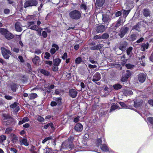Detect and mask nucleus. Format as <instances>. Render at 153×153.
Listing matches in <instances>:
<instances>
[{
	"label": "nucleus",
	"instance_id": "0e129e2a",
	"mask_svg": "<svg viewBox=\"0 0 153 153\" xmlns=\"http://www.w3.org/2000/svg\"><path fill=\"white\" fill-rule=\"evenodd\" d=\"M42 35L44 38H46L48 36L47 33L45 31H42Z\"/></svg>",
	"mask_w": 153,
	"mask_h": 153
},
{
	"label": "nucleus",
	"instance_id": "8fccbe9b",
	"mask_svg": "<svg viewBox=\"0 0 153 153\" xmlns=\"http://www.w3.org/2000/svg\"><path fill=\"white\" fill-rule=\"evenodd\" d=\"M45 56H44V58L47 59H49L50 57L51 56L50 54L48 52H46L45 53Z\"/></svg>",
	"mask_w": 153,
	"mask_h": 153
},
{
	"label": "nucleus",
	"instance_id": "13d9d810",
	"mask_svg": "<svg viewBox=\"0 0 153 153\" xmlns=\"http://www.w3.org/2000/svg\"><path fill=\"white\" fill-rule=\"evenodd\" d=\"M128 79L125 76H123L121 79V81L122 82H124L127 81Z\"/></svg>",
	"mask_w": 153,
	"mask_h": 153
},
{
	"label": "nucleus",
	"instance_id": "423d86ee",
	"mask_svg": "<svg viewBox=\"0 0 153 153\" xmlns=\"http://www.w3.org/2000/svg\"><path fill=\"white\" fill-rule=\"evenodd\" d=\"M105 25L99 24L96 27V31L97 33H102L105 31Z\"/></svg>",
	"mask_w": 153,
	"mask_h": 153
},
{
	"label": "nucleus",
	"instance_id": "dca6fc26",
	"mask_svg": "<svg viewBox=\"0 0 153 153\" xmlns=\"http://www.w3.org/2000/svg\"><path fill=\"white\" fill-rule=\"evenodd\" d=\"M105 0H96V5L98 7H102L105 2Z\"/></svg>",
	"mask_w": 153,
	"mask_h": 153
},
{
	"label": "nucleus",
	"instance_id": "bb28decb",
	"mask_svg": "<svg viewBox=\"0 0 153 153\" xmlns=\"http://www.w3.org/2000/svg\"><path fill=\"white\" fill-rule=\"evenodd\" d=\"M68 143L69 142H68V141H66L63 143V144L66 146L67 149H72V148H74V146L71 144H69Z\"/></svg>",
	"mask_w": 153,
	"mask_h": 153
},
{
	"label": "nucleus",
	"instance_id": "69168bd1",
	"mask_svg": "<svg viewBox=\"0 0 153 153\" xmlns=\"http://www.w3.org/2000/svg\"><path fill=\"white\" fill-rule=\"evenodd\" d=\"M34 16L33 15H28L26 17V19L28 20H31L33 18Z\"/></svg>",
	"mask_w": 153,
	"mask_h": 153
},
{
	"label": "nucleus",
	"instance_id": "c9c22d12",
	"mask_svg": "<svg viewBox=\"0 0 153 153\" xmlns=\"http://www.w3.org/2000/svg\"><path fill=\"white\" fill-rule=\"evenodd\" d=\"M122 23V20L120 18L116 24L115 27L116 28L119 27L121 25Z\"/></svg>",
	"mask_w": 153,
	"mask_h": 153
},
{
	"label": "nucleus",
	"instance_id": "6e6d98bb",
	"mask_svg": "<svg viewBox=\"0 0 153 153\" xmlns=\"http://www.w3.org/2000/svg\"><path fill=\"white\" fill-rule=\"evenodd\" d=\"M120 105L123 108H127V105L124 102H119Z\"/></svg>",
	"mask_w": 153,
	"mask_h": 153
},
{
	"label": "nucleus",
	"instance_id": "39448f33",
	"mask_svg": "<svg viewBox=\"0 0 153 153\" xmlns=\"http://www.w3.org/2000/svg\"><path fill=\"white\" fill-rule=\"evenodd\" d=\"M96 42L94 41H92L90 44V46H91L90 49L91 50H100L102 47V45L99 44L96 45Z\"/></svg>",
	"mask_w": 153,
	"mask_h": 153
},
{
	"label": "nucleus",
	"instance_id": "c85d7f7f",
	"mask_svg": "<svg viewBox=\"0 0 153 153\" xmlns=\"http://www.w3.org/2000/svg\"><path fill=\"white\" fill-rule=\"evenodd\" d=\"M37 94L35 93L30 94L28 96L29 98L31 100L37 98Z\"/></svg>",
	"mask_w": 153,
	"mask_h": 153
},
{
	"label": "nucleus",
	"instance_id": "4c0bfd02",
	"mask_svg": "<svg viewBox=\"0 0 153 153\" xmlns=\"http://www.w3.org/2000/svg\"><path fill=\"white\" fill-rule=\"evenodd\" d=\"M137 36L136 34L133 33L130 35V39L131 41H133L136 39Z\"/></svg>",
	"mask_w": 153,
	"mask_h": 153
},
{
	"label": "nucleus",
	"instance_id": "7c9ffc66",
	"mask_svg": "<svg viewBox=\"0 0 153 153\" xmlns=\"http://www.w3.org/2000/svg\"><path fill=\"white\" fill-rule=\"evenodd\" d=\"M115 90H119L121 89L122 87V85L119 84H115L113 86Z\"/></svg>",
	"mask_w": 153,
	"mask_h": 153
},
{
	"label": "nucleus",
	"instance_id": "5701e85b",
	"mask_svg": "<svg viewBox=\"0 0 153 153\" xmlns=\"http://www.w3.org/2000/svg\"><path fill=\"white\" fill-rule=\"evenodd\" d=\"M18 85L16 83H13L10 85V88L11 90L14 92H16V91Z\"/></svg>",
	"mask_w": 153,
	"mask_h": 153
},
{
	"label": "nucleus",
	"instance_id": "f8f14e48",
	"mask_svg": "<svg viewBox=\"0 0 153 153\" xmlns=\"http://www.w3.org/2000/svg\"><path fill=\"white\" fill-rule=\"evenodd\" d=\"M19 144L21 146L24 145L25 146H29V143L27 142V139L26 138L19 139Z\"/></svg>",
	"mask_w": 153,
	"mask_h": 153
},
{
	"label": "nucleus",
	"instance_id": "774afa93",
	"mask_svg": "<svg viewBox=\"0 0 153 153\" xmlns=\"http://www.w3.org/2000/svg\"><path fill=\"white\" fill-rule=\"evenodd\" d=\"M57 105V103L56 102V101H52L51 102V103L50 104L53 107L55 106H56Z\"/></svg>",
	"mask_w": 153,
	"mask_h": 153
},
{
	"label": "nucleus",
	"instance_id": "20e7f679",
	"mask_svg": "<svg viewBox=\"0 0 153 153\" xmlns=\"http://www.w3.org/2000/svg\"><path fill=\"white\" fill-rule=\"evenodd\" d=\"M1 53L3 57L6 59H8L10 57V55L11 54V51L4 48H1Z\"/></svg>",
	"mask_w": 153,
	"mask_h": 153
},
{
	"label": "nucleus",
	"instance_id": "5fc2aeb1",
	"mask_svg": "<svg viewBox=\"0 0 153 153\" xmlns=\"http://www.w3.org/2000/svg\"><path fill=\"white\" fill-rule=\"evenodd\" d=\"M58 66L54 65L52 67V70L54 72H56L58 71Z\"/></svg>",
	"mask_w": 153,
	"mask_h": 153
},
{
	"label": "nucleus",
	"instance_id": "9d476101",
	"mask_svg": "<svg viewBox=\"0 0 153 153\" xmlns=\"http://www.w3.org/2000/svg\"><path fill=\"white\" fill-rule=\"evenodd\" d=\"M101 78V75L100 74L97 72L93 75L92 80L93 82H96L100 80Z\"/></svg>",
	"mask_w": 153,
	"mask_h": 153
},
{
	"label": "nucleus",
	"instance_id": "7ed1b4c3",
	"mask_svg": "<svg viewBox=\"0 0 153 153\" xmlns=\"http://www.w3.org/2000/svg\"><path fill=\"white\" fill-rule=\"evenodd\" d=\"M129 30V27L127 26L126 25H125L120 30L118 35L120 38H122L124 37L127 33H128Z\"/></svg>",
	"mask_w": 153,
	"mask_h": 153
},
{
	"label": "nucleus",
	"instance_id": "4468645a",
	"mask_svg": "<svg viewBox=\"0 0 153 153\" xmlns=\"http://www.w3.org/2000/svg\"><path fill=\"white\" fill-rule=\"evenodd\" d=\"M4 37L6 39L9 40L12 39L14 38V36L8 30L4 36Z\"/></svg>",
	"mask_w": 153,
	"mask_h": 153
},
{
	"label": "nucleus",
	"instance_id": "72a5a7b5",
	"mask_svg": "<svg viewBox=\"0 0 153 153\" xmlns=\"http://www.w3.org/2000/svg\"><path fill=\"white\" fill-rule=\"evenodd\" d=\"M2 116L4 120H7L11 118V117L9 115L5 114H2Z\"/></svg>",
	"mask_w": 153,
	"mask_h": 153
},
{
	"label": "nucleus",
	"instance_id": "603ef678",
	"mask_svg": "<svg viewBox=\"0 0 153 153\" xmlns=\"http://www.w3.org/2000/svg\"><path fill=\"white\" fill-rule=\"evenodd\" d=\"M37 120L40 122H43L45 121L44 118L41 116H39L37 118Z\"/></svg>",
	"mask_w": 153,
	"mask_h": 153
},
{
	"label": "nucleus",
	"instance_id": "09e8293b",
	"mask_svg": "<svg viewBox=\"0 0 153 153\" xmlns=\"http://www.w3.org/2000/svg\"><path fill=\"white\" fill-rule=\"evenodd\" d=\"M80 8L85 10H86L87 9V6L85 4H82L80 5Z\"/></svg>",
	"mask_w": 153,
	"mask_h": 153
},
{
	"label": "nucleus",
	"instance_id": "1a4fd4ad",
	"mask_svg": "<svg viewBox=\"0 0 153 153\" xmlns=\"http://www.w3.org/2000/svg\"><path fill=\"white\" fill-rule=\"evenodd\" d=\"M146 78V74L144 73H140L138 75V79L141 83L144 82Z\"/></svg>",
	"mask_w": 153,
	"mask_h": 153
},
{
	"label": "nucleus",
	"instance_id": "aec40b11",
	"mask_svg": "<svg viewBox=\"0 0 153 153\" xmlns=\"http://www.w3.org/2000/svg\"><path fill=\"white\" fill-rule=\"evenodd\" d=\"M29 121L28 118L27 117H23L22 120L19 121L18 123V125H21L25 123L28 122Z\"/></svg>",
	"mask_w": 153,
	"mask_h": 153
},
{
	"label": "nucleus",
	"instance_id": "c03bdc74",
	"mask_svg": "<svg viewBox=\"0 0 153 153\" xmlns=\"http://www.w3.org/2000/svg\"><path fill=\"white\" fill-rule=\"evenodd\" d=\"M12 131V128L11 127H8L6 128L5 130V133L8 134L10 133Z\"/></svg>",
	"mask_w": 153,
	"mask_h": 153
},
{
	"label": "nucleus",
	"instance_id": "f704fd0d",
	"mask_svg": "<svg viewBox=\"0 0 153 153\" xmlns=\"http://www.w3.org/2000/svg\"><path fill=\"white\" fill-rule=\"evenodd\" d=\"M109 34L107 33H104L101 35V39H106L109 38Z\"/></svg>",
	"mask_w": 153,
	"mask_h": 153
},
{
	"label": "nucleus",
	"instance_id": "2f4dec72",
	"mask_svg": "<svg viewBox=\"0 0 153 153\" xmlns=\"http://www.w3.org/2000/svg\"><path fill=\"white\" fill-rule=\"evenodd\" d=\"M62 99L61 97L56 98L55 100L58 106H60L62 104Z\"/></svg>",
	"mask_w": 153,
	"mask_h": 153
},
{
	"label": "nucleus",
	"instance_id": "bf43d9fd",
	"mask_svg": "<svg viewBox=\"0 0 153 153\" xmlns=\"http://www.w3.org/2000/svg\"><path fill=\"white\" fill-rule=\"evenodd\" d=\"M42 29V28L39 27L36 30L38 32V35L39 36H41L42 35L41 31Z\"/></svg>",
	"mask_w": 153,
	"mask_h": 153
},
{
	"label": "nucleus",
	"instance_id": "c756f323",
	"mask_svg": "<svg viewBox=\"0 0 153 153\" xmlns=\"http://www.w3.org/2000/svg\"><path fill=\"white\" fill-rule=\"evenodd\" d=\"M8 31V30L6 29L0 28V33L2 35L5 36Z\"/></svg>",
	"mask_w": 153,
	"mask_h": 153
},
{
	"label": "nucleus",
	"instance_id": "2eb2a0df",
	"mask_svg": "<svg viewBox=\"0 0 153 153\" xmlns=\"http://www.w3.org/2000/svg\"><path fill=\"white\" fill-rule=\"evenodd\" d=\"M15 27L16 30L18 32H21L22 30L20 23L19 22H16L15 24Z\"/></svg>",
	"mask_w": 153,
	"mask_h": 153
},
{
	"label": "nucleus",
	"instance_id": "680f3d73",
	"mask_svg": "<svg viewBox=\"0 0 153 153\" xmlns=\"http://www.w3.org/2000/svg\"><path fill=\"white\" fill-rule=\"evenodd\" d=\"M56 49L54 48H52L50 50V52L52 55L54 54L56 51Z\"/></svg>",
	"mask_w": 153,
	"mask_h": 153
},
{
	"label": "nucleus",
	"instance_id": "4d7b16f0",
	"mask_svg": "<svg viewBox=\"0 0 153 153\" xmlns=\"http://www.w3.org/2000/svg\"><path fill=\"white\" fill-rule=\"evenodd\" d=\"M68 57L67 53L66 52H65L63 54V55L61 56V58L63 60H65Z\"/></svg>",
	"mask_w": 153,
	"mask_h": 153
},
{
	"label": "nucleus",
	"instance_id": "6ab92c4d",
	"mask_svg": "<svg viewBox=\"0 0 153 153\" xmlns=\"http://www.w3.org/2000/svg\"><path fill=\"white\" fill-rule=\"evenodd\" d=\"M143 14L144 16L147 17L150 16V12L148 9L145 8L143 9Z\"/></svg>",
	"mask_w": 153,
	"mask_h": 153
},
{
	"label": "nucleus",
	"instance_id": "e2e57ef3",
	"mask_svg": "<svg viewBox=\"0 0 153 153\" xmlns=\"http://www.w3.org/2000/svg\"><path fill=\"white\" fill-rule=\"evenodd\" d=\"M55 87V86L54 85L51 84L50 85V86H48V88L49 90V91H47V92L48 93H50L51 92L50 91L51 89H53Z\"/></svg>",
	"mask_w": 153,
	"mask_h": 153
},
{
	"label": "nucleus",
	"instance_id": "b1692460",
	"mask_svg": "<svg viewBox=\"0 0 153 153\" xmlns=\"http://www.w3.org/2000/svg\"><path fill=\"white\" fill-rule=\"evenodd\" d=\"M101 149L103 151L107 152L109 151V148L107 145L105 144H103L100 147Z\"/></svg>",
	"mask_w": 153,
	"mask_h": 153
},
{
	"label": "nucleus",
	"instance_id": "412c9836",
	"mask_svg": "<svg viewBox=\"0 0 153 153\" xmlns=\"http://www.w3.org/2000/svg\"><path fill=\"white\" fill-rule=\"evenodd\" d=\"M40 71L41 73L45 76H49L50 74V73L49 72L45 69H41L40 70Z\"/></svg>",
	"mask_w": 153,
	"mask_h": 153
},
{
	"label": "nucleus",
	"instance_id": "4be33fe9",
	"mask_svg": "<svg viewBox=\"0 0 153 153\" xmlns=\"http://www.w3.org/2000/svg\"><path fill=\"white\" fill-rule=\"evenodd\" d=\"M39 60V57L36 55L35 56L34 58L32 59L33 62L35 65L37 64Z\"/></svg>",
	"mask_w": 153,
	"mask_h": 153
},
{
	"label": "nucleus",
	"instance_id": "a19ab883",
	"mask_svg": "<svg viewBox=\"0 0 153 153\" xmlns=\"http://www.w3.org/2000/svg\"><path fill=\"white\" fill-rule=\"evenodd\" d=\"M3 12L4 14L8 15L10 13V10L9 9L6 8L4 10Z\"/></svg>",
	"mask_w": 153,
	"mask_h": 153
},
{
	"label": "nucleus",
	"instance_id": "f257e3e1",
	"mask_svg": "<svg viewBox=\"0 0 153 153\" xmlns=\"http://www.w3.org/2000/svg\"><path fill=\"white\" fill-rule=\"evenodd\" d=\"M69 15L70 18L73 20H77L81 17L80 12L79 10H76L70 12Z\"/></svg>",
	"mask_w": 153,
	"mask_h": 153
},
{
	"label": "nucleus",
	"instance_id": "473e14b6",
	"mask_svg": "<svg viewBox=\"0 0 153 153\" xmlns=\"http://www.w3.org/2000/svg\"><path fill=\"white\" fill-rule=\"evenodd\" d=\"M82 61V58L80 57L76 58L75 60V62L76 64H79Z\"/></svg>",
	"mask_w": 153,
	"mask_h": 153
},
{
	"label": "nucleus",
	"instance_id": "0eeeda50",
	"mask_svg": "<svg viewBox=\"0 0 153 153\" xmlns=\"http://www.w3.org/2000/svg\"><path fill=\"white\" fill-rule=\"evenodd\" d=\"M18 103L15 102L14 103L10 105V108H11L15 109L14 110V112L17 113L20 110V108L19 106H18Z\"/></svg>",
	"mask_w": 153,
	"mask_h": 153
},
{
	"label": "nucleus",
	"instance_id": "3c124183",
	"mask_svg": "<svg viewBox=\"0 0 153 153\" xmlns=\"http://www.w3.org/2000/svg\"><path fill=\"white\" fill-rule=\"evenodd\" d=\"M45 153H53V151L52 149L48 148L46 149Z\"/></svg>",
	"mask_w": 153,
	"mask_h": 153
},
{
	"label": "nucleus",
	"instance_id": "052dcab7",
	"mask_svg": "<svg viewBox=\"0 0 153 153\" xmlns=\"http://www.w3.org/2000/svg\"><path fill=\"white\" fill-rule=\"evenodd\" d=\"M29 151L31 153H37V152L34 150V146H32L31 149H29Z\"/></svg>",
	"mask_w": 153,
	"mask_h": 153
},
{
	"label": "nucleus",
	"instance_id": "ea45409f",
	"mask_svg": "<svg viewBox=\"0 0 153 153\" xmlns=\"http://www.w3.org/2000/svg\"><path fill=\"white\" fill-rule=\"evenodd\" d=\"M128 79L131 75V73L129 70L126 71V73L124 75Z\"/></svg>",
	"mask_w": 153,
	"mask_h": 153
},
{
	"label": "nucleus",
	"instance_id": "6e6552de",
	"mask_svg": "<svg viewBox=\"0 0 153 153\" xmlns=\"http://www.w3.org/2000/svg\"><path fill=\"white\" fill-rule=\"evenodd\" d=\"M68 94L70 97L72 98H75L77 96L78 92L75 89L71 88L69 90Z\"/></svg>",
	"mask_w": 153,
	"mask_h": 153
},
{
	"label": "nucleus",
	"instance_id": "f03ea898",
	"mask_svg": "<svg viewBox=\"0 0 153 153\" xmlns=\"http://www.w3.org/2000/svg\"><path fill=\"white\" fill-rule=\"evenodd\" d=\"M38 3L36 0H28L25 1L24 7L25 8H26L29 7L36 6Z\"/></svg>",
	"mask_w": 153,
	"mask_h": 153
},
{
	"label": "nucleus",
	"instance_id": "393cba45",
	"mask_svg": "<svg viewBox=\"0 0 153 153\" xmlns=\"http://www.w3.org/2000/svg\"><path fill=\"white\" fill-rule=\"evenodd\" d=\"M118 108V106L117 103L115 104L113 103H112L110 109V112L114 110L117 109Z\"/></svg>",
	"mask_w": 153,
	"mask_h": 153
},
{
	"label": "nucleus",
	"instance_id": "e433bc0d",
	"mask_svg": "<svg viewBox=\"0 0 153 153\" xmlns=\"http://www.w3.org/2000/svg\"><path fill=\"white\" fill-rule=\"evenodd\" d=\"M14 119L11 117V118L9 119L6 121V124L9 125L14 121Z\"/></svg>",
	"mask_w": 153,
	"mask_h": 153
},
{
	"label": "nucleus",
	"instance_id": "cd10ccee",
	"mask_svg": "<svg viewBox=\"0 0 153 153\" xmlns=\"http://www.w3.org/2000/svg\"><path fill=\"white\" fill-rule=\"evenodd\" d=\"M18 137L15 134H13L11 141L13 143H16L18 140Z\"/></svg>",
	"mask_w": 153,
	"mask_h": 153
},
{
	"label": "nucleus",
	"instance_id": "a18cd8bd",
	"mask_svg": "<svg viewBox=\"0 0 153 153\" xmlns=\"http://www.w3.org/2000/svg\"><path fill=\"white\" fill-rule=\"evenodd\" d=\"M39 28V27L37 25H34L31 26L30 28L31 30L36 31Z\"/></svg>",
	"mask_w": 153,
	"mask_h": 153
},
{
	"label": "nucleus",
	"instance_id": "de8ad7c7",
	"mask_svg": "<svg viewBox=\"0 0 153 153\" xmlns=\"http://www.w3.org/2000/svg\"><path fill=\"white\" fill-rule=\"evenodd\" d=\"M148 121L153 126V117H149L147 118Z\"/></svg>",
	"mask_w": 153,
	"mask_h": 153
},
{
	"label": "nucleus",
	"instance_id": "338daca9",
	"mask_svg": "<svg viewBox=\"0 0 153 153\" xmlns=\"http://www.w3.org/2000/svg\"><path fill=\"white\" fill-rule=\"evenodd\" d=\"M45 64H48L50 66H51L52 65V62L49 60H46L45 61Z\"/></svg>",
	"mask_w": 153,
	"mask_h": 153
},
{
	"label": "nucleus",
	"instance_id": "79ce46f5",
	"mask_svg": "<svg viewBox=\"0 0 153 153\" xmlns=\"http://www.w3.org/2000/svg\"><path fill=\"white\" fill-rule=\"evenodd\" d=\"M133 48L132 47H129L126 50V53L127 55H129L130 54Z\"/></svg>",
	"mask_w": 153,
	"mask_h": 153
},
{
	"label": "nucleus",
	"instance_id": "a211bd4d",
	"mask_svg": "<svg viewBox=\"0 0 153 153\" xmlns=\"http://www.w3.org/2000/svg\"><path fill=\"white\" fill-rule=\"evenodd\" d=\"M61 62V60L59 58L53 59V65H54L58 66Z\"/></svg>",
	"mask_w": 153,
	"mask_h": 153
},
{
	"label": "nucleus",
	"instance_id": "9b49d317",
	"mask_svg": "<svg viewBox=\"0 0 153 153\" xmlns=\"http://www.w3.org/2000/svg\"><path fill=\"white\" fill-rule=\"evenodd\" d=\"M128 45V43L126 41H124L121 43L119 47V49L122 51H125L126 47Z\"/></svg>",
	"mask_w": 153,
	"mask_h": 153
},
{
	"label": "nucleus",
	"instance_id": "58836bf2",
	"mask_svg": "<svg viewBox=\"0 0 153 153\" xmlns=\"http://www.w3.org/2000/svg\"><path fill=\"white\" fill-rule=\"evenodd\" d=\"M7 137L5 135H1L0 136V142L3 143V141L6 139Z\"/></svg>",
	"mask_w": 153,
	"mask_h": 153
},
{
	"label": "nucleus",
	"instance_id": "ddd939ff",
	"mask_svg": "<svg viewBox=\"0 0 153 153\" xmlns=\"http://www.w3.org/2000/svg\"><path fill=\"white\" fill-rule=\"evenodd\" d=\"M83 126L80 123H77L75 126L74 129L76 131H81L83 129Z\"/></svg>",
	"mask_w": 153,
	"mask_h": 153
},
{
	"label": "nucleus",
	"instance_id": "f3484780",
	"mask_svg": "<svg viewBox=\"0 0 153 153\" xmlns=\"http://www.w3.org/2000/svg\"><path fill=\"white\" fill-rule=\"evenodd\" d=\"M149 44L148 42L146 43H143L141 45V50L143 51H145L146 49H147L149 48Z\"/></svg>",
	"mask_w": 153,
	"mask_h": 153
},
{
	"label": "nucleus",
	"instance_id": "a878e982",
	"mask_svg": "<svg viewBox=\"0 0 153 153\" xmlns=\"http://www.w3.org/2000/svg\"><path fill=\"white\" fill-rule=\"evenodd\" d=\"M49 127H50L52 129L54 128L53 124L52 122H50L45 125L43 127L44 129H46Z\"/></svg>",
	"mask_w": 153,
	"mask_h": 153
},
{
	"label": "nucleus",
	"instance_id": "37998d69",
	"mask_svg": "<svg viewBox=\"0 0 153 153\" xmlns=\"http://www.w3.org/2000/svg\"><path fill=\"white\" fill-rule=\"evenodd\" d=\"M52 139V138L51 136L46 137L42 141V143H44L48 140H51Z\"/></svg>",
	"mask_w": 153,
	"mask_h": 153
},
{
	"label": "nucleus",
	"instance_id": "49530a36",
	"mask_svg": "<svg viewBox=\"0 0 153 153\" xmlns=\"http://www.w3.org/2000/svg\"><path fill=\"white\" fill-rule=\"evenodd\" d=\"M102 140L101 138H98L97 140V145L98 146L102 145Z\"/></svg>",
	"mask_w": 153,
	"mask_h": 153
},
{
	"label": "nucleus",
	"instance_id": "864d4df0",
	"mask_svg": "<svg viewBox=\"0 0 153 153\" xmlns=\"http://www.w3.org/2000/svg\"><path fill=\"white\" fill-rule=\"evenodd\" d=\"M140 27L139 24H137L136 25H134L133 28V29H135L136 30L139 31L140 30Z\"/></svg>",
	"mask_w": 153,
	"mask_h": 153
}]
</instances>
